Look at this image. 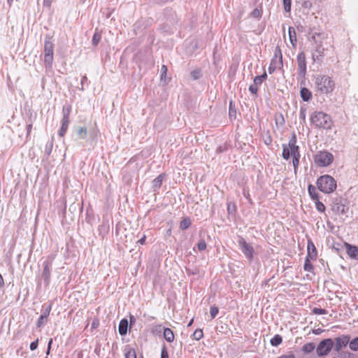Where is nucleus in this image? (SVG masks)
<instances>
[{"mask_svg":"<svg viewBox=\"0 0 358 358\" xmlns=\"http://www.w3.org/2000/svg\"><path fill=\"white\" fill-rule=\"evenodd\" d=\"M259 76V78H261V80H262V81L266 80V78H267V74H266V72H264L262 75H261V76Z\"/></svg>","mask_w":358,"mask_h":358,"instance_id":"obj_61","label":"nucleus"},{"mask_svg":"<svg viewBox=\"0 0 358 358\" xmlns=\"http://www.w3.org/2000/svg\"><path fill=\"white\" fill-rule=\"evenodd\" d=\"M283 67L282 55L281 50L279 46H277L275 50V54L272 58L268 71L270 74H272L275 70L280 69Z\"/></svg>","mask_w":358,"mask_h":358,"instance_id":"obj_7","label":"nucleus"},{"mask_svg":"<svg viewBox=\"0 0 358 358\" xmlns=\"http://www.w3.org/2000/svg\"><path fill=\"white\" fill-rule=\"evenodd\" d=\"M307 249L308 254L306 257L310 258L312 260L316 259L317 252L315 246L311 240H308V241Z\"/></svg>","mask_w":358,"mask_h":358,"instance_id":"obj_16","label":"nucleus"},{"mask_svg":"<svg viewBox=\"0 0 358 358\" xmlns=\"http://www.w3.org/2000/svg\"><path fill=\"white\" fill-rule=\"evenodd\" d=\"M136 322V320L135 317L134 315H130L129 316L130 327L134 325Z\"/></svg>","mask_w":358,"mask_h":358,"instance_id":"obj_54","label":"nucleus"},{"mask_svg":"<svg viewBox=\"0 0 358 358\" xmlns=\"http://www.w3.org/2000/svg\"><path fill=\"white\" fill-rule=\"evenodd\" d=\"M87 76H83L81 79V87H80L81 90H84V84L85 82H87Z\"/></svg>","mask_w":358,"mask_h":358,"instance_id":"obj_53","label":"nucleus"},{"mask_svg":"<svg viewBox=\"0 0 358 358\" xmlns=\"http://www.w3.org/2000/svg\"><path fill=\"white\" fill-rule=\"evenodd\" d=\"M233 112L236 113V110H232V103L230 102V104H229V112L230 116L232 115V113Z\"/></svg>","mask_w":358,"mask_h":358,"instance_id":"obj_63","label":"nucleus"},{"mask_svg":"<svg viewBox=\"0 0 358 358\" xmlns=\"http://www.w3.org/2000/svg\"><path fill=\"white\" fill-rule=\"evenodd\" d=\"M282 342V338L280 335H275L270 341L271 345L278 346Z\"/></svg>","mask_w":358,"mask_h":358,"instance_id":"obj_28","label":"nucleus"},{"mask_svg":"<svg viewBox=\"0 0 358 358\" xmlns=\"http://www.w3.org/2000/svg\"><path fill=\"white\" fill-rule=\"evenodd\" d=\"M167 72V67L165 65H163L161 69V79L162 80L164 77L166 76Z\"/></svg>","mask_w":358,"mask_h":358,"instance_id":"obj_48","label":"nucleus"},{"mask_svg":"<svg viewBox=\"0 0 358 358\" xmlns=\"http://www.w3.org/2000/svg\"><path fill=\"white\" fill-rule=\"evenodd\" d=\"M345 247L350 257L358 260V248L348 243H345Z\"/></svg>","mask_w":358,"mask_h":358,"instance_id":"obj_15","label":"nucleus"},{"mask_svg":"<svg viewBox=\"0 0 358 358\" xmlns=\"http://www.w3.org/2000/svg\"><path fill=\"white\" fill-rule=\"evenodd\" d=\"M264 81L259 78V76H255L253 79V83L256 85L257 87L260 85Z\"/></svg>","mask_w":358,"mask_h":358,"instance_id":"obj_49","label":"nucleus"},{"mask_svg":"<svg viewBox=\"0 0 358 358\" xmlns=\"http://www.w3.org/2000/svg\"><path fill=\"white\" fill-rule=\"evenodd\" d=\"M99 320H94L92 323V327L96 329L99 326Z\"/></svg>","mask_w":358,"mask_h":358,"instance_id":"obj_57","label":"nucleus"},{"mask_svg":"<svg viewBox=\"0 0 358 358\" xmlns=\"http://www.w3.org/2000/svg\"><path fill=\"white\" fill-rule=\"evenodd\" d=\"M55 259V255H48L46 259L43 262V272H42V278L44 280L45 285H49L50 282V275H51V269L52 266L53 262Z\"/></svg>","mask_w":358,"mask_h":358,"instance_id":"obj_5","label":"nucleus"},{"mask_svg":"<svg viewBox=\"0 0 358 358\" xmlns=\"http://www.w3.org/2000/svg\"><path fill=\"white\" fill-rule=\"evenodd\" d=\"M164 177L165 174L161 173L153 180L152 188L154 192L157 191L161 187Z\"/></svg>","mask_w":358,"mask_h":358,"instance_id":"obj_17","label":"nucleus"},{"mask_svg":"<svg viewBox=\"0 0 358 358\" xmlns=\"http://www.w3.org/2000/svg\"><path fill=\"white\" fill-rule=\"evenodd\" d=\"M161 358H169V353L165 345H163L161 352Z\"/></svg>","mask_w":358,"mask_h":358,"instance_id":"obj_44","label":"nucleus"},{"mask_svg":"<svg viewBox=\"0 0 358 358\" xmlns=\"http://www.w3.org/2000/svg\"><path fill=\"white\" fill-rule=\"evenodd\" d=\"M299 118L301 119L303 121H305L306 120V110L301 108L299 112Z\"/></svg>","mask_w":358,"mask_h":358,"instance_id":"obj_50","label":"nucleus"},{"mask_svg":"<svg viewBox=\"0 0 358 358\" xmlns=\"http://www.w3.org/2000/svg\"><path fill=\"white\" fill-rule=\"evenodd\" d=\"M271 136H268V138L266 140H265V143L266 145H269V144H271Z\"/></svg>","mask_w":358,"mask_h":358,"instance_id":"obj_64","label":"nucleus"},{"mask_svg":"<svg viewBox=\"0 0 358 358\" xmlns=\"http://www.w3.org/2000/svg\"><path fill=\"white\" fill-rule=\"evenodd\" d=\"M348 209V206L342 200L336 201L332 206V210L338 215H345Z\"/></svg>","mask_w":358,"mask_h":358,"instance_id":"obj_13","label":"nucleus"},{"mask_svg":"<svg viewBox=\"0 0 358 358\" xmlns=\"http://www.w3.org/2000/svg\"><path fill=\"white\" fill-rule=\"evenodd\" d=\"M219 313L218 308L215 306H211L210 308V314L212 319L215 318Z\"/></svg>","mask_w":358,"mask_h":358,"instance_id":"obj_39","label":"nucleus"},{"mask_svg":"<svg viewBox=\"0 0 358 358\" xmlns=\"http://www.w3.org/2000/svg\"><path fill=\"white\" fill-rule=\"evenodd\" d=\"M288 35L289 38L290 43H292L294 48H296L297 39H296V34L295 29L292 27H289L288 29Z\"/></svg>","mask_w":358,"mask_h":358,"instance_id":"obj_19","label":"nucleus"},{"mask_svg":"<svg viewBox=\"0 0 358 358\" xmlns=\"http://www.w3.org/2000/svg\"><path fill=\"white\" fill-rule=\"evenodd\" d=\"M300 94L304 101H309L312 99V92L306 87L301 89Z\"/></svg>","mask_w":358,"mask_h":358,"instance_id":"obj_22","label":"nucleus"},{"mask_svg":"<svg viewBox=\"0 0 358 358\" xmlns=\"http://www.w3.org/2000/svg\"><path fill=\"white\" fill-rule=\"evenodd\" d=\"M32 129V123H29L27 125V136H29Z\"/></svg>","mask_w":358,"mask_h":358,"instance_id":"obj_55","label":"nucleus"},{"mask_svg":"<svg viewBox=\"0 0 358 358\" xmlns=\"http://www.w3.org/2000/svg\"><path fill=\"white\" fill-rule=\"evenodd\" d=\"M71 106H64L62 109V126L59 131V136L62 137L66 134L67 129L69 127V124L70 122L69 115L71 113Z\"/></svg>","mask_w":358,"mask_h":358,"instance_id":"obj_8","label":"nucleus"},{"mask_svg":"<svg viewBox=\"0 0 358 358\" xmlns=\"http://www.w3.org/2000/svg\"><path fill=\"white\" fill-rule=\"evenodd\" d=\"M101 38V34L97 29H96L92 37V45L96 46Z\"/></svg>","mask_w":358,"mask_h":358,"instance_id":"obj_26","label":"nucleus"},{"mask_svg":"<svg viewBox=\"0 0 358 358\" xmlns=\"http://www.w3.org/2000/svg\"><path fill=\"white\" fill-rule=\"evenodd\" d=\"M308 192L310 198L313 200H317L319 199L318 194L316 192V188L313 185H309L308 187Z\"/></svg>","mask_w":358,"mask_h":358,"instance_id":"obj_24","label":"nucleus"},{"mask_svg":"<svg viewBox=\"0 0 358 358\" xmlns=\"http://www.w3.org/2000/svg\"><path fill=\"white\" fill-rule=\"evenodd\" d=\"M51 309H52V304L48 305L43 310V313H42L41 316H43V317H45L46 319H48V316L50 315V313L51 311Z\"/></svg>","mask_w":358,"mask_h":358,"instance_id":"obj_37","label":"nucleus"},{"mask_svg":"<svg viewBox=\"0 0 358 358\" xmlns=\"http://www.w3.org/2000/svg\"><path fill=\"white\" fill-rule=\"evenodd\" d=\"M233 112L236 113V110H232V103L230 102V104H229V112L230 116L232 115V113Z\"/></svg>","mask_w":358,"mask_h":358,"instance_id":"obj_62","label":"nucleus"},{"mask_svg":"<svg viewBox=\"0 0 358 358\" xmlns=\"http://www.w3.org/2000/svg\"><path fill=\"white\" fill-rule=\"evenodd\" d=\"M350 336L349 335H341L334 338V350L339 352L343 348H345L348 345L350 346Z\"/></svg>","mask_w":358,"mask_h":358,"instance_id":"obj_10","label":"nucleus"},{"mask_svg":"<svg viewBox=\"0 0 358 358\" xmlns=\"http://www.w3.org/2000/svg\"><path fill=\"white\" fill-rule=\"evenodd\" d=\"M128 326H129V324H128V321L127 319L121 320V321L120 322V324H119V327H118L119 334L121 336H124L127 334Z\"/></svg>","mask_w":358,"mask_h":358,"instance_id":"obj_18","label":"nucleus"},{"mask_svg":"<svg viewBox=\"0 0 358 358\" xmlns=\"http://www.w3.org/2000/svg\"><path fill=\"white\" fill-rule=\"evenodd\" d=\"M282 157L284 159L288 160L290 157H292V149L287 144H282Z\"/></svg>","mask_w":358,"mask_h":358,"instance_id":"obj_20","label":"nucleus"},{"mask_svg":"<svg viewBox=\"0 0 358 358\" xmlns=\"http://www.w3.org/2000/svg\"><path fill=\"white\" fill-rule=\"evenodd\" d=\"M312 311H313V313H314L315 315H324V314H327V311L325 309H323V308H314Z\"/></svg>","mask_w":358,"mask_h":358,"instance_id":"obj_40","label":"nucleus"},{"mask_svg":"<svg viewBox=\"0 0 358 358\" xmlns=\"http://www.w3.org/2000/svg\"><path fill=\"white\" fill-rule=\"evenodd\" d=\"M191 225V220L189 218H184L180 224V228L182 230L188 229Z\"/></svg>","mask_w":358,"mask_h":358,"instance_id":"obj_30","label":"nucleus"},{"mask_svg":"<svg viewBox=\"0 0 358 358\" xmlns=\"http://www.w3.org/2000/svg\"><path fill=\"white\" fill-rule=\"evenodd\" d=\"M203 336V333L202 329H197L194 331L193 334V338L196 341H199L202 337Z\"/></svg>","mask_w":358,"mask_h":358,"instance_id":"obj_34","label":"nucleus"},{"mask_svg":"<svg viewBox=\"0 0 358 358\" xmlns=\"http://www.w3.org/2000/svg\"><path fill=\"white\" fill-rule=\"evenodd\" d=\"M191 75H192V77L194 80H196V79H198V78H199L201 77V71H199V70H194V71H192Z\"/></svg>","mask_w":358,"mask_h":358,"instance_id":"obj_46","label":"nucleus"},{"mask_svg":"<svg viewBox=\"0 0 358 358\" xmlns=\"http://www.w3.org/2000/svg\"><path fill=\"white\" fill-rule=\"evenodd\" d=\"M52 0H43V6L49 7L51 5Z\"/></svg>","mask_w":358,"mask_h":358,"instance_id":"obj_58","label":"nucleus"},{"mask_svg":"<svg viewBox=\"0 0 358 358\" xmlns=\"http://www.w3.org/2000/svg\"><path fill=\"white\" fill-rule=\"evenodd\" d=\"M310 122L317 128L331 129L333 125L330 115L322 111H315L310 116Z\"/></svg>","mask_w":358,"mask_h":358,"instance_id":"obj_2","label":"nucleus"},{"mask_svg":"<svg viewBox=\"0 0 358 358\" xmlns=\"http://www.w3.org/2000/svg\"><path fill=\"white\" fill-rule=\"evenodd\" d=\"M287 145L292 149V151H296V150H299V147L296 145V136L294 133L292 134V138Z\"/></svg>","mask_w":358,"mask_h":358,"instance_id":"obj_25","label":"nucleus"},{"mask_svg":"<svg viewBox=\"0 0 358 358\" xmlns=\"http://www.w3.org/2000/svg\"><path fill=\"white\" fill-rule=\"evenodd\" d=\"M282 1H283L284 10L286 13H289L291 10L292 0H282Z\"/></svg>","mask_w":358,"mask_h":358,"instance_id":"obj_35","label":"nucleus"},{"mask_svg":"<svg viewBox=\"0 0 358 358\" xmlns=\"http://www.w3.org/2000/svg\"><path fill=\"white\" fill-rule=\"evenodd\" d=\"M52 343V339L50 338L49 342H48V350H47V352H46V355H49Z\"/></svg>","mask_w":358,"mask_h":358,"instance_id":"obj_56","label":"nucleus"},{"mask_svg":"<svg viewBox=\"0 0 358 358\" xmlns=\"http://www.w3.org/2000/svg\"><path fill=\"white\" fill-rule=\"evenodd\" d=\"M125 358H136V354L134 349H129L125 353Z\"/></svg>","mask_w":358,"mask_h":358,"instance_id":"obj_41","label":"nucleus"},{"mask_svg":"<svg viewBox=\"0 0 358 358\" xmlns=\"http://www.w3.org/2000/svg\"><path fill=\"white\" fill-rule=\"evenodd\" d=\"M47 320L48 319L41 315L36 321V327H43L47 322Z\"/></svg>","mask_w":358,"mask_h":358,"instance_id":"obj_38","label":"nucleus"},{"mask_svg":"<svg viewBox=\"0 0 358 358\" xmlns=\"http://www.w3.org/2000/svg\"><path fill=\"white\" fill-rule=\"evenodd\" d=\"M227 210L229 214H233L236 212V205L234 203H228Z\"/></svg>","mask_w":358,"mask_h":358,"instance_id":"obj_43","label":"nucleus"},{"mask_svg":"<svg viewBox=\"0 0 358 358\" xmlns=\"http://www.w3.org/2000/svg\"><path fill=\"white\" fill-rule=\"evenodd\" d=\"M324 48L322 46V43L317 44L315 47V50L312 53V59L313 62H321L323 59L324 55Z\"/></svg>","mask_w":358,"mask_h":358,"instance_id":"obj_14","label":"nucleus"},{"mask_svg":"<svg viewBox=\"0 0 358 358\" xmlns=\"http://www.w3.org/2000/svg\"><path fill=\"white\" fill-rule=\"evenodd\" d=\"M315 91L319 94H328L331 93L335 87V83L332 78L327 75H317L314 77Z\"/></svg>","mask_w":358,"mask_h":358,"instance_id":"obj_1","label":"nucleus"},{"mask_svg":"<svg viewBox=\"0 0 358 358\" xmlns=\"http://www.w3.org/2000/svg\"><path fill=\"white\" fill-rule=\"evenodd\" d=\"M164 338L169 343H172L174 340V334L170 328L164 329Z\"/></svg>","mask_w":358,"mask_h":358,"instance_id":"obj_23","label":"nucleus"},{"mask_svg":"<svg viewBox=\"0 0 358 358\" xmlns=\"http://www.w3.org/2000/svg\"><path fill=\"white\" fill-rule=\"evenodd\" d=\"M145 239H146V236L145 235H144L142 238H141L139 240H138V243L141 244V245H143L145 242Z\"/></svg>","mask_w":358,"mask_h":358,"instance_id":"obj_60","label":"nucleus"},{"mask_svg":"<svg viewBox=\"0 0 358 358\" xmlns=\"http://www.w3.org/2000/svg\"><path fill=\"white\" fill-rule=\"evenodd\" d=\"M38 339H36V341L31 342L30 344V350H35L38 348Z\"/></svg>","mask_w":358,"mask_h":358,"instance_id":"obj_47","label":"nucleus"},{"mask_svg":"<svg viewBox=\"0 0 358 358\" xmlns=\"http://www.w3.org/2000/svg\"><path fill=\"white\" fill-rule=\"evenodd\" d=\"M296 62L298 66V75L301 78H305L306 75V55L303 52L298 54L296 57Z\"/></svg>","mask_w":358,"mask_h":358,"instance_id":"obj_11","label":"nucleus"},{"mask_svg":"<svg viewBox=\"0 0 358 358\" xmlns=\"http://www.w3.org/2000/svg\"><path fill=\"white\" fill-rule=\"evenodd\" d=\"M238 245L245 257L251 262L253 259L254 249L252 245L248 243L245 240L241 238L238 240Z\"/></svg>","mask_w":358,"mask_h":358,"instance_id":"obj_12","label":"nucleus"},{"mask_svg":"<svg viewBox=\"0 0 358 358\" xmlns=\"http://www.w3.org/2000/svg\"><path fill=\"white\" fill-rule=\"evenodd\" d=\"M311 260L312 259L310 258L307 257H306L304 265H303V268L306 271L313 273V266L311 264V262H310Z\"/></svg>","mask_w":358,"mask_h":358,"instance_id":"obj_27","label":"nucleus"},{"mask_svg":"<svg viewBox=\"0 0 358 358\" xmlns=\"http://www.w3.org/2000/svg\"><path fill=\"white\" fill-rule=\"evenodd\" d=\"M316 183L320 191L325 194L334 192L337 187L336 181L329 175L321 176L317 178Z\"/></svg>","mask_w":358,"mask_h":358,"instance_id":"obj_3","label":"nucleus"},{"mask_svg":"<svg viewBox=\"0 0 358 358\" xmlns=\"http://www.w3.org/2000/svg\"><path fill=\"white\" fill-rule=\"evenodd\" d=\"M315 201L316 209L319 212H321V213L324 212L325 206H324V205L321 201H319V199H317V200H315Z\"/></svg>","mask_w":358,"mask_h":358,"instance_id":"obj_36","label":"nucleus"},{"mask_svg":"<svg viewBox=\"0 0 358 358\" xmlns=\"http://www.w3.org/2000/svg\"><path fill=\"white\" fill-rule=\"evenodd\" d=\"M52 147H53V141L52 140L48 141L45 144V153L47 155H50L51 154L52 150Z\"/></svg>","mask_w":358,"mask_h":358,"instance_id":"obj_33","label":"nucleus"},{"mask_svg":"<svg viewBox=\"0 0 358 358\" xmlns=\"http://www.w3.org/2000/svg\"><path fill=\"white\" fill-rule=\"evenodd\" d=\"M54 44L52 37L45 36L44 42V63L47 69H50L53 62Z\"/></svg>","mask_w":358,"mask_h":358,"instance_id":"obj_4","label":"nucleus"},{"mask_svg":"<svg viewBox=\"0 0 358 358\" xmlns=\"http://www.w3.org/2000/svg\"><path fill=\"white\" fill-rule=\"evenodd\" d=\"M301 157V155L299 150L292 151V164L294 166V170L296 172L298 169L299 165V159Z\"/></svg>","mask_w":358,"mask_h":358,"instance_id":"obj_21","label":"nucleus"},{"mask_svg":"<svg viewBox=\"0 0 358 358\" xmlns=\"http://www.w3.org/2000/svg\"><path fill=\"white\" fill-rule=\"evenodd\" d=\"M277 358H294V356L292 354H289V355H282Z\"/></svg>","mask_w":358,"mask_h":358,"instance_id":"obj_59","label":"nucleus"},{"mask_svg":"<svg viewBox=\"0 0 358 358\" xmlns=\"http://www.w3.org/2000/svg\"><path fill=\"white\" fill-rule=\"evenodd\" d=\"M315 163L320 167H325L330 165L333 160L334 156L331 153L327 151H320L315 155Z\"/></svg>","mask_w":358,"mask_h":358,"instance_id":"obj_6","label":"nucleus"},{"mask_svg":"<svg viewBox=\"0 0 358 358\" xmlns=\"http://www.w3.org/2000/svg\"><path fill=\"white\" fill-rule=\"evenodd\" d=\"M334 341L331 338L322 340L316 348L317 354L319 356L327 355L333 348Z\"/></svg>","mask_w":358,"mask_h":358,"instance_id":"obj_9","label":"nucleus"},{"mask_svg":"<svg viewBox=\"0 0 358 358\" xmlns=\"http://www.w3.org/2000/svg\"><path fill=\"white\" fill-rule=\"evenodd\" d=\"M315 345L313 343H308L303 346V351L306 353H310L314 350Z\"/></svg>","mask_w":358,"mask_h":358,"instance_id":"obj_31","label":"nucleus"},{"mask_svg":"<svg viewBox=\"0 0 358 358\" xmlns=\"http://www.w3.org/2000/svg\"><path fill=\"white\" fill-rule=\"evenodd\" d=\"M197 248L199 250L203 251L206 248V243L203 239H201L197 243Z\"/></svg>","mask_w":358,"mask_h":358,"instance_id":"obj_42","label":"nucleus"},{"mask_svg":"<svg viewBox=\"0 0 358 358\" xmlns=\"http://www.w3.org/2000/svg\"><path fill=\"white\" fill-rule=\"evenodd\" d=\"M249 91L252 94H257V92H258V87L255 85L254 83L250 85V87H249Z\"/></svg>","mask_w":358,"mask_h":358,"instance_id":"obj_45","label":"nucleus"},{"mask_svg":"<svg viewBox=\"0 0 358 358\" xmlns=\"http://www.w3.org/2000/svg\"><path fill=\"white\" fill-rule=\"evenodd\" d=\"M77 134L80 139H85L87 134V129L83 127H78Z\"/></svg>","mask_w":358,"mask_h":358,"instance_id":"obj_32","label":"nucleus"},{"mask_svg":"<svg viewBox=\"0 0 358 358\" xmlns=\"http://www.w3.org/2000/svg\"><path fill=\"white\" fill-rule=\"evenodd\" d=\"M349 348L352 351H358V336L354 338L353 339H350V347Z\"/></svg>","mask_w":358,"mask_h":358,"instance_id":"obj_29","label":"nucleus"},{"mask_svg":"<svg viewBox=\"0 0 358 358\" xmlns=\"http://www.w3.org/2000/svg\"><path fill=\"white\" fill-rule=\"evenodd\" d=\"M226 150H227V146L226 145H223V146L220 145V146L217 147V148L216 150V152L217 153H222V152H224Z\"/></svg>","mask_w":358,"mask_h":358,"instance_id":"obj_52","label":"nucleus"},{"mask_svg":"<svg viewBox=\"0 0 358 358\" xmlns=\"http://www.w3.org/2000/svg\"><path fill=\"white\" fill-rule=\"evenodd\" d=\"M261 15V12L257 8H255L252 12V16L254 17H259Z\"/></svg>","mask_w":358,"mask_h":358,"instance_id":"obj_51","label":"nucleus"}]
</instances>
